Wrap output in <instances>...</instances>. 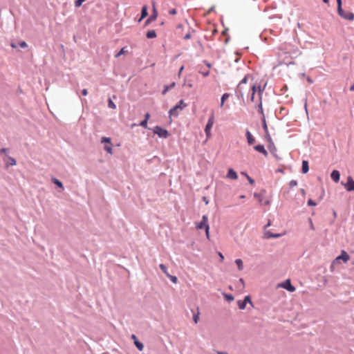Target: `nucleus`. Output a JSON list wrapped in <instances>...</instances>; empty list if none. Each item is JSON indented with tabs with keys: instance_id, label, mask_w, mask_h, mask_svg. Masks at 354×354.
Returning a JSON list of instances; mask_svg holds the SVG:
<instances>
[{
	"instance_id": "13",
	"label": "nucleus",
	"mask_w": 354,
	"mask_h": 354,
	"mask_svg": "<svg viewBox=\"0 0 354 354\" xmlns=\"http://www.w3.org/2000/svg\"><path fill=\"white\" fill-rule=\"evenodd\" d=\"M131 339H133L134 344L137 347V348L139 351H142L144 348L143 344L138 340L136 336L134 334L131 335Z\"/></svg>"
},
{
	"instance_id": "18",
	"label": "nucleus",
	"mask_w": 354,
	"mask_h": 354,
	"mask_svg": "<svg viewBox=\"0 0 354 354\" xmlns=\"http://www.w3.org/2000/svg\"><path fill=\"white\" fill-rule=\"evenodd\" d=\"M264 235L266 239L279 238L281 236L279 234H272L269 231H266Z\"/></svg>"
},
{
	"instance_id": "31",
	"label": "nucleus",
	"mask_w": 354,
	"mask_h": 354,
	"mask_svg": "<svg viewBox=\"0 0 354 354\" xmlns=\"http://www.w3.org/2000/svg\"><path fill=\"white\" fill-rule=\"evenodd\" d=\"M194 322L195 324H197L199 319V309L197 308V313L193 317Z\"/></svg>"
},
{
	"instance_id": "6",
	"label": "nucleus",
	"mask_w": 354,
	"mask_h": 354,
	"mask_svg": "<svg viewBox=\"0 0 354 354\" xmlns=\"http://www.w3.org/2000/svg\"><path fill=\"white\" fill-rule=\"evenodd\" d=\"M277 286L286 289L287 290L291 292L295 291V288L291 284L290 279H287L284 282L279 283Z\"/></svg>"
},
{
	"instance_id": "36",
	"label": "nucleus",
	"mask_w": 354,
	"mask_h": 354,
	"mask_svg": "<svg viewBox=\"0 0 354 354\" xmlns=\"http://www.w3.org/2000/svg\"><path fill=\"white\" fill-rule=\"evenodd\" d=\"M297 185V181L295 180H290V182L289 183V186L290 188L293 187H295Z\"/></svg>"
},
{
	"instance_id": "57",
	"label": "nucleus",
	"mask_w": 354,
	"mask_h": 354,
	"mask_svg": "<svg viewBox=\"0 0 354 354\" xmlns=\"http://www.w3.org/2000/svg\"><path fill=\"white\" fill-rule=\"evenodd\" d=\"M350 90L351 91H354V83L351 85V86L350 87Z\"/></svg>"
},
{
	"instance_id": "56",
	"label": "nucleus",
	"mask_w": 354,
	"mask_h": 354,
	"mask_svg": "<svg viewBox=\"0 0 354 354\" xmlns=\"http://www.w3.org/2000/svg\"><path fill=\"white\" fill-rule=\"evenodd\" d=\"M310 227H311V229L314 230V226H313V221L311 219H310Z\"/></svg>"
},
{
	"instance_id": "35",
	"label": "nucleus",
	"mask_w": 354,
	"mask_h": 354,
	"mask_svg": "<svg viewBox=\"0 0 354 354\" xmlns=\"http://www.w3.org/2000/svg\"><path fill=\"white\" fill-rule=\"evenodd\" d=\"M127 53V50H125L124 48H122L119 53L115 55V57H118L122 55H124Z\"/></svg>"
},
{
	"instance_id": "53",
	"label": "nucleus",
	"mask_w": 354,
	"mask_h": 354,
	"mask_svg": "<svg viewBox=\"0 0 354 354\" xmlns=\"http://www.w3.org/2000/svg\"><path fill=\"white\" fill-rule=\"evenodd\" d=\"M263 128H264V129H265L266 131H267L268 127H267V124H266V123L265 120H263Z\"/></svg>"
},
{
	"instance_id": "9",
	"label": "nucleus",
	"mask_w": 354,
	"mask_h": 354,
	"mask_svg": "<svg viewBox=\"0 0 354 354\" xmlns=\"http://www.w3.org/2000/svg\"><path fill=\"white\" fill-rule=\"evenodd\" d=\"M344 187L348 192L354 191V180L352 177H348L347 183L344 185Z\"/></svg>"
},
{
	"instance_id": "42",
	"label": "nucleus",
	"mask_w": 354,
	"mask_h": 354,
	"mask_svg": "<svg viewBox=\"0 0 354 354\" xmlns=\"http://www.w3.org/2000/svg\"><path fill=\"white\" fill-rule=\"evenodd\" d=\"M19 46H20V47H21V48H26V47H27V46H28V45H27V44H26V41H22L19 42Z\"/></svg>"
},
{
	"instance_id": "10",
	"label": "nucleus",
	"mask_w": 354,
	"mask_h": 354,
	"mask_svg": "<svg viewBox=\"0 0 354 354\" xmlns=\"http://www.w3.org/2000/svg\"><path fill=\"white\" fill-rule=\"evenodd\" d=\"M338 14L345 19L353 21L354 19V14L351 12H338Z\"/></svg>"
},
{
	"instance_id": "54",
	"label": "nucleus",
	"mask_w": 354,
	"mask_h": 354,
	"mask_svg": "<svg viewBox=\"0 0 354 354\" xmlns=\"http://www.w3.org/2000/svg\"><path fill=\"white\" fill-rule=\"evenodd\" d=\"M209 71H207V72H204L202 74L203 76L206 77V76L209 75Z\"/></svg>"
},
{
	"instance_id": "59",
	"label": "nucleus",
	"mask_w": 354,
	"mask_h": 354,
	"mask_svg": "<svg viewBox=\"0 0 354 354\" xmlns=\"http://www.w3.org/2000/svg\"><path fill=\"white\" fill-rule=\"evenodd\" d=\"M239 282H241L242 283V285L243 286L244 285V281L243 279H239Z\"/></svg>"
},
{
	"instance_id": "61",
	"label": "nucleus",
	"mask_w": 354,
	"mask_h": 354,
	"mask_svg": "<svg viewBox=\"0 0 354 354\" xmlns=\"http://www.w3.org/2000/svg\"><path fill=\"white\" fill-rule=\"evenodd\" d=\"M323 1L325 3H328V0H323Z\"/></svg>"
},
{
	"instance_id": "27",
	"label": "nucleus",
	"mask_w": 354,
	"mask_h": 354,
	"mask_svg": "<svg viewBox=\"0 0 354 354\" xmlns=\"http://www.w3.org/2000/svg\"><path fill=\"white\" fill-rule=\"evenodd\" d=\"M254 198H257L260 205H263V196L259 194L254 193Z\"/></svg>"
},
{
	"instance_id": "24",
	"label": "nucleus",
	"mask_w": 354,
	"mask_h": 354,
	"mask_svg": "<svg viewBox=\"0 0 354 354\" xmlns=\"http://www.w3.org/2000/svg\"><path fill=\"white\" fill-rule=\"evenodd\" d=\"M229 97H230L229 93H224L223 95V96L221 97V104H220L221 107L223 106L225 101L227 100L229 98Z\"/></svg>"
},
{
	"instance_id": "16",
	"label": "nucleus",
	"mask_w": 354,
	"mask_h": 354,
	"mask_svg": "<svg viewBox=\"0 0 354 354\" xmlns=\"http://www.w3.org/2000/svg\"><path fill=\"white\" fill-rule=\"evenodd\" d=\"M227 177L232 180H236L238 178L236 172L232 169L228 170Z\"/></svg>"
},
{
	"instance_id": "20",
	"label": "nucleus",
	"mask_w": 354,
	"mask_h": 354,
	"mask_svg": "<svg viewBox=\"0 0 354 354\" xmlns=\"http://www.w3.org/2000/svg\"><path fill=\"white\" fill-rule=\"evenodd\" d=\"M175 85H176V83H175V82H172V83H171V84H169V85L165 86L164 89H163V91H162V95H165V94L167 93V92L169 90H170V89L173 88L175 86Z\"/></svg>"
},
{
	"instance_id": "7",
	"label": "nucleus",
	"mask_w": 354,
	"mask_h": 354,
	"mask_svg": "<svg viewBox=\"0 0 354 354\" xmlns=\"http://www.w3.org/2000/svg\"><path fill=\"white\" fill-rule=\"evenodd\" d=\"M208 218L206 215H203L202 217V221L200 223H196V228L201 230V229H206L207 226H209L208 223Z\"/></svg>"
},
{
	"instance_id": "2",
	"label": "nucleus",
	"mask_w": 354,
	"mask_h": 354,
	"mask_svg": "<svg viewBox=\"0 0 354 354\" xmlns=\"http://www.w3.org/2000/svg\"><path fill=\"white\" fill-rule=\"evenodd\" d=\"M187 106L186 103H185L183 100H180L178 103L175 105L172 109H171L169 111V117L174 116L177 117L178 115V112L182 111L184 108Z\"/></svg>"
},
{
	"instance_id": "17",
	"label": "nucleus",
	"mask_w": 354,
	"mask_h": 354,
	"mask_svg": "<svg viewBox=\"0 0 354 354\" xmlns=\"http://www.w3.org/2000/svg\"><path fill=\"white\" fill-rule=\"evenodd\" d=\"M330 177L335 183H337L339 180L340 174L337 170H333L330 174Z\"/></svg>"
},
{
	"instance_id": "41",
	"label": "nucleus",
	"mask_w": 354,
	"mask_h": 354,
	"mask_svg": "<svg viewBox=\"0 0 354 354\" xmlns=\"http://www.w3.org/2000/svg\"><path fill=\"white\" fill-rule=\"evenodd\" d=\"M225 297L228 301H233L234 300V297L232 295H225Z\"/></svg>"
},
{
	"instance_id": "26",
	"label": "nucleus",
	"mask_w": 354,
	"mask_h": 354,
	"mask_svg": "<svg viewBox=\"0 0 354 354\" xmlns=\"http://www.w3.org/2000/svg\"><path fill=\"white\" fill-rule=\"evenodd\" d=\"M235 263L237 265L239 270H242L243 268L242 260L240 259H236Z\"/></svg>"
},
{
	"instance_id": "33",
	"label": "nucleus",
	"mask_w": 354,
	"mask_h": 354,
	"mask_svg": "<svg viewBox=\"0 0 354 354\" xmlns=\"http://www.w3.org/2000/svg\"><path fill=\"white\" fill-rule=\"evenodd\" d=\"M336 1H337V12H342V0H336Z\"/></svg>"
},
{
	"instance_id": "5",
	"label": "nucleus",
	"mask_w": 354,
	"mask_h": 354,
	"mask_svg": "<svg viewBox=\"0 0 354 354\" xmlns=\"http://www.w3.org/2000/svg\"><path fill=\"white\" fill-rule=\"evenodd\" d=\"M214 123V115L212 113L208 119L207 123L205 128V132L207 138L211 137V129Z\"/></svg>"
},
{
	"instance_id": "47",
	"label": "nucleus",
	"mask_w": 354,
	"mask_h": 354,
	"mask_svg": "<svg viewBox=\"0 0 354 354\" xmlns=\"http://www.w3.org/2000/svg\"><path fill=\"white\" fill-rule=\"evenodd\" d=\"M82 94L84 96L87 95V94H88L87 89H86V88L83 89V90H82Z\"/></svg>"
},
{
	"instance_id": "1",
	"label": "nucleus",
	"mask_w": 354,
	"mask_h": 354,
	"mask_svg": "<svg viewBox=\"0 0 354 354\" xmlns=\"http://www.w3.org/2000/svg\"><path fill=\"white\" fill-rule=\"evenodd\" d=\"M281 52L277 55V64L276 66H280L283 64L291 65L294 64L293 62L290 61V59L296 57L301 54V52L297 47H292L290 44H284L283 46L280 48Z\"/></svg>"
},
{
	"instance_id": "23",
	"label": "nucleus",
	"mask_w": 354,
	"mask_h": 354,
	"mask_svg": "<svg viewBox=\"0 0 354 354\" xmlns=\"http://www.w3.org/2000/svg\"><path fill=\"white\" fill-rule=\"evenodd\" d=\"M147 15H148L147 7L146 6H145L142 8L141 17L140 19V21L142 20L143 18L146 17L147 16Z\"/></svg>"
},
{
	"instance_id": "64",
	"label": "nucleus",
	"mask_w": 354,
	"mask_h": 354,
	"mask_svg": "<svg viewBox=\"0 0 354 354\" xmlns=\"http://www.w3.org/2000/svg\"><path fill=\"white\" fill-rule=\"evenodd\" d=\"M185 38L187 39V38H189V36L187 35L185 36Z\"/></svg>"
},
{
	"instance_id": "12",
	"label": "nucleus",
	"mask_w": 354,
	"mask_h": 354,
	"mask_svg": "<svg viewBox=\"0 0 354 354\" xmlns=\"http://www.w3.org/2000/svg\"><path fill=\"white\" fill-rule=\"evenodd\" d=\"M3 160L6 163V167L8 166H14L16 165V160L14 158H12L8 156H6V157L3 158Z\"/></svg>"
},
{
	"instance_id": "45",
	"label": "nucleus",
	"mask_w": 354,
	"mask_h": 354,
	"mask_svg": "<svg viewBox=\"0 0 354 354\" xmlns=\"http://www.w3.org/2000/svg\"><path fill=\"white\" fill-rule=\"evenodd\" d=\"M205 234L207 239L209 238V226H207L205 229Z\"/></svg>"
},
{
	"instance_id": "14",
	"label": "nucleus",
	"mask_w": 354,
	"mask_h": 354,
	"mask_svg": "<svg viewBox=\"0 0 354 354\" xmlns=\"http://www.w3.org/2000/svg\"><path fill=\"white\" fill-rule=\"evenodd\" d=\"M254 149H255L257 151H258V152L261 153L262 154H263V155H264V156H266H266H268V153L267 151L265 149V148H264V146H263V145H256V146L254 147Z\"/></svg>"
},
{
	"instance_id": "52",
	"label": "nucleus",
	"mask_w": 354,
	"mask_h": 354,
	"mask_svg": "<svg viewBox=\"0 0 354 354\" xmlns=\"http://www.w3.org/2000/svg\"><path fill=\"white\" fill-rule=\"evenodd\" d=\"M218 256H219V257H220V258H221V261H223V259H224V257H223V255L222 254V253H221V252H218Z\"/></svg>"
},
{
	"instance_id": "58",
	"label": "nucleus",
	"mask_w": 354,
	"mask_h": 354,
	"mask_svg": "<svg viewBox=\"0 0 354 354\" xmlns=\"http://www.w3.org/2000/svg\"><path fill=\"white\" fill-rule=\"evenodd\" d=\"M10 46H11L12 48H15L17 47V45H16L15 44H14V43H12V44H10Z\"/></svg>"
},
{
	"instance_id": "30",
	"label": "nucleus",
	"mask_w": 354,
	"mask_h": 354,
	"mask_svg": "<svg viewBox=\"0 0 354 354\" xmlns=\"http://www.w3.org/2000/svg\"><path fill=\"white\" fill-rule=\"evenodd\" d=\"M108 106L111 109H116V105L115 104V103L111 99H109L108 100Z\"/></svg>"
},
{
	"instance_id": "34",
	"label": "nucleus",
	"mask_w": 354,
	"mask_h": 354,
	"mask_svg": "<svg viewBox=\"0 0 354 354\" xmlns=\"http://www.w3.org/2000/svg\"><path fill=\"white\" fill-rule=\"evenodd\" d=\"M243 301L247 304L249 303L251 304L252 306H253L252 302L251 301L250 297L249 295H247L245 297Z\"/></svg>"
},
{
	"instance_id": "8",
	"label": "nucleus",
	"mask_w": 354,
	"mask_h": 354,
	"mask_svg": "<svg viewBox=\"0 0 354 354\" xmlns=\"http://www.w3.org/2000/svg\"><path fill=\"white\" fill-rule=\"evenodd\" d=\"M154 133L157 134L160 138H167L168 136V131L160 127L155 128Z\"/></svg>"
},
{
	"instance_id": "62",
	"label": "nucleus",
	"mask_w": 354,
	"mask_h": 354,
	"mask_svg": "<svg viewBox=\"0 0 354 354\" xmlns=\"http://www.w3.org/2000/svg\"><path fill=\"white\" fill-rule=\"evenodd\" d=\"M245 195L240 196V198H245Z\"/></svg>"
},
{
	"instance_id": "4",
	"label": "nucleus",
	"mask_w": 354,
	"mask_h": 354,
	"mask_svg": "<svg viewBox=\"0 0 354 354\" xmlns=\"http://www.w3.org/2000/svg\"><path fill=\"white\" fill-rule=\"evenodd\" d=\"M350 259V256L344 250H342L341 254L337 257L335 260L332 262L330 266V270H333V267L335 264L339 263L342 260L344 263H346Z\"/></svg>"
},
{
	"instance_id": "25",
	"label": "nucleus",
	"mask_w": 354,
	"mask_h": 354,
	"mask_svg": "<svg viewBox=\"0 0 354 354\" xmlns=\"http://www.w3.org/2000/svg\"><path fill=\"white\" fill-rule=\"evenodd\" d=\"M257 111H258V112L260 114L263 115V106H262V100H258Z\"/></svg>"
},
{
	"instance_id": "60",
	"label": "nucleus",
	"mask_w": 354,
	"mask_h": 354,
	"mask_svg": "<svg viewBox=\"0 0 354 354\" xmlns=\"http://www.w3.org/2000/svg\"><path fill=\"white\" fill-rule=\"evenodd\" d=\"M217 354H228V353H225V352H220V351H218V352H217Z\"/></svg>"
},
{
	"instance_id": "43",
	"label": "nucleus",
	"mask_w": 354,
	"mask_h": 354,
	"mask_svg": "<svg viewBox=\"0 0 354 354\" xmlns=\"http://www.w3.org/2000/svg\"><path fill=\"white\" fill-rule=\"evenodd\" d=\"M168 277L171 279V281H172L173 283H177V277H175V276H171V275H169V276H168Z\"/></svg>"
},
{
	"instance_id": "51",
	"label": "nucleus",
	"mask_w": 354,
	"mask_h": 354,
	"mask_svg": "<svg viewBox=\"0 0 354 354\" xmlns=\"http://www.w3.org/2000/svg\"><path fill=\"white\" fill-rule=\"evenodd\" d=\"M263 205H270V201L266 200V201H263Z\"/></svg>"
},
{
	"instance_id": "28",
	"label": "nucleus",
	"mask_w": 354,
	"mask_h": 354,
	"mask_svg": "<svg viewBox=\"0 0 354 354\" xmlns=\"http://www.w3.org/2000/svg\"><path fill=\"white\" fill-rule=\"evenodd\" d=\"M237 304H238L239 308L241 310L245 309V306H246V303L243 300V301H241V300L238 301H237Z\"/></svg>"
},
{
	"instance_id": "37",
	"label": "nucleus",
	"mask_w": 354,
	"mask_h": 354,
	"mask_svg": "<svg viewBox=\"0 0 354 354\" xmlns=\"http://www.w3.org/2000/svg\"><path fill=\"white\" fill-rule=\"evenodd\" d=\"M243 174H244L247 177L250 184L253 185L254 183V180L252 178H251L247 174L243 173Z\"/></svg>"
},
{
	"instance_id": "40",
	"label": "nucleus",
	"mask_w": 354,
	"mask_h": 354,
	"mask_svg": "<svg viewBox=\"0 0 354 354\" xmlns=\"http://www.w3.org/2000/svg\"><path fill=\"white\" fill-rule=\"evenodd\" d=\"M102 142L111 143V139L109 138L102 137Z\"/></svg>"
},
{
	"instance_id": "63",
	"label": "nucleus",
	"mask_w": 354,
	"mask_h": 354,
	"mask_svg": "<svg viewBox=\"0 0 354 354\" xmlns=\"http://www.w3.org/2000/svg\"><path fill=\"white\" fill-rule=\"evenodd\" d=\"M270 222H268V223L267 224V225L266 226V227H268V226H270Z\"/></svg>"
},
{
	"instance_id": "29",
	"label": "nucleus",
	"mask_w": 354,
	"mask_h": 354,
	"mask_svg": "<svg viewBox=\"0 0 354 354\" xmlns=\"http://www.w3.org/2000/svg\"><path fill=\"white\" fill-rule=\"evenodd\" d=\"M159 267L167 276H169V273L167 272V267L164 264H160Z\"/></svg>"
},
{
	"instance_id": "22",
	"label": "nucleus",
	"mask_w": 354,
	"mask_h": 354,
	"mask_svg": "<svg viewBox=\"0 0 354 354\" xmlns=\"http://www.w3.org/2000/svg\"><path fill=\"white\" fill-rule=\"evenodd\" d=\"M52 181L53 183L56 185L57 187H59V188H61L62 190L64 189V186H63V184L58 179L55 178H52Z\"/></svg>"
},
{
	"instance_id": "15",
	"label": "nucleus",
	"mask_w": 354,
	"mask_h": 354,
	"mask_svg": "<svg viewBox=\"0 0 354 354\" xmlns=\"http://www.w3.org/2000/svg\"><path fill=\"white\" fill-rule=\"evenodd\" d=\"M245 134H246V138H247V141H248V145H253L255 142V139L253 137V136L251 134L250 131L247 130Z\"/></svg>"
},
{
	"instance_id": "11",
	"label": "nucleus",
	"mask_w": 354,
	"mask_h": 354,
	"mask_svg": "<svg viewBox=\"0 0 354 354\" xmlns=\"http://www.w3.org/2000/svg\"><path fill=\"white\" fill-rule=\"evenodd\" d=\"M247 81H248V76H245V77L240 82V83L238 85L236 92L241 97H243V85L247 83Z\"/></svg>"
},
{
	"instance_id": "44",
	"label": "nucleus",
	"mask_w": 354,
	"mask_h": 354,
	"mask_svg": "<svg viewBox=\"0 0 354 354\" xmlns=\"http://www.w3.org/2000/svg\"><path fill=\"white\" fill-rule=\"evenodd\" d=\"M308 205H310V206H315L316 205V203H315L312 199H309L308 201Z\"/></svg>"
},
{
	"instance_id": "3",
	"label": "nucleus",
	"mask_w": 354,
	"mask_h": 354,
	"mask_svg": "<svg viewBox=\"0 0 354 354\" xmlns=\"http://www.w3.org/2000/svg\"><path fill=\"white\" fill-rule=\"evenodd\" d=\"M250 90L252 91L250 100L252 102L254 101V95L256 92H258L259 100H262V93L264 91V87L261 88V85L254 84L251 86Z\"/></svg>"
},
{
	"instance_id": "48",
	"label": "nucleus",
	"mask_w": 354,
	"mask_h": 354,
	"mask_svg": "<svg viewBox=\"0 0 354 354\" xmlns=\"http://www.w3.org/2000/svg\"><path fill=\"white\" fill-rule=\"evenodd\" d=\"M156 18V15L154 16H151L149 19H147V23H149V21L153 20Z\"/></svg>"
},
{
	"instance_id": "46",
	"label": "nucleus",
	"mask_w": 354,
	"mask_h": 354,
	"mask_svg": "<svg viewBox=\"0 0 354 354\" xmlns=\"http://www.w3.org/2000/svg\"><path fill=\"white\" fill-rule=\"evenodd\" d=\"M169 13L170 15H176V10L175 8H173V9H171V10H170L169 11Z\"/></svg>"
},
{
	"instance_id": "38",
	"label": "nucleus",
	"mask_w": 354,
	"mask_h": 354,
	"mask_svg": "<svg viewBox=\"0 0 354 354\" xmlns=\"http://www.w3.org/2000/svg\"><path fill=\"white\" fill-rule=\"evenodd\" d=\"M140 125L144 128H147V120H144L140 123Z\"/></svg>"
},
{
	"instance_id": "55",
	"label": "nucleus",
	"mask_w": 354,
	"mask_h": 354,
	"mask_svg": "<svg viewBox=\"0 0 354 354\" xmlns=\"http://www.w3.org/2000/svg\"><path fill=\"white\" fill-rule=\"evenodd\" d=\"M183 69H184V66H182L180 67V70H179L178 76H180V75L181 72L183 71Z\"/></svg>"
},
{
	"instance_id": "49",
	"label": "nucleus",
	"mask_w": 354,
	"mask_h": 354,
	"mask_svg": "<svg viewBox=\"0 0 354 354\" xmlns=\"http://www.w3.org/2000/svg\"><path fill=\"white\" fill-rule=\"evenodd\" d=\"M7 151H8V149H7L6 148H2V149L0 150V153H5Z\"/></svg>"
},
{
	"instance_id": "50",
	"label": "nucleus",
	"mask_w": 354,
	"mask_h": 354,
	"mask_svg": "<svg viewBox=\"0 0 354 354\" xmlns=\"http://www.w3.org/2000/svg\"><path fill=\"white\" fill-rule=\"evenodd\" d=\"M145 120L148 121L149 118H150V114L149 113H147L145 115Z\"/></svg>"
},
{
	"instance_id": "39",
	"label": "nucleus",
	"mask_w": 354,
	"mask_h": 354,
	"mask_svg": "<svg viewBox=\"0 0 354 354\" xmlns=\"http://www.w3.org/2000/svg\"><path fill=\"white\" fill-rule=\"evenodd\" d=\"M104 149L110 154L113 153L112 148L111 146H105Z\"/></svg>"
},
{
	"instance_id": "21",
	"label": "nucleus",
	"mask_w": 354,
	"mask_h": 354,
	"mask_svg": "<svg viewBox=\"0 0 354 354\" xmlns=\"http://www.w3.org/2000/svg\"><path fill=\"white\" fill-rule=\"evenodd\" d=\"M148 39H153L156 37V32L154 30H149L146 35Z\"/></svg>"
},
{
	"instance_id": "32",
	"label": "nucleus",
	"mask_w": 354,
	"mask_h": 354,
	"mask_svg": "<svg viewBox=\"0 0 354 354\" xmlns=\"http://www.w3.org/2000/svg\"><path fill=\"white\" fill-rule=\"evenodd\" d=\"M86 0H76L75 1V6L76 8H79L82 6V4Z\"/></svg>"
},
{
	"instance_id": "19",
	"label": "nucleus",
	"mask_w": 354,
	"mask_h": 354,
	"mask_svg": "<svg viewBox=\"0 0 354 354\" xmlns=\"http://www.w3.org/2000/svg\"><path fill=\"white\" fill-rule=\"evenodd\" d=\"M309 167H308V162L307 160H303L302 162V172L304 174H306L308 171Z\"/></svg>"
}]
</instances>
